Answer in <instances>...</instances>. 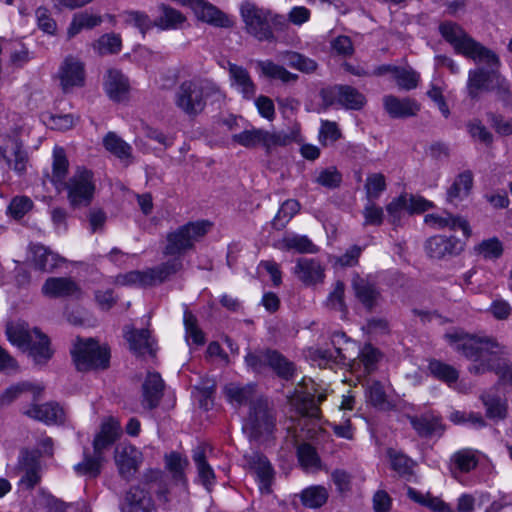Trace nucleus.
I'll return each instance as SVG.
<instances>
[{
	"instance_id": "1",
	"label": "nucleus",
	"mask_w": 512,
	"mask_h": 512,
	"mask_svg": "<svg viewBox=\"0 0 512 512\" xmlns=\"http://www.w3.org/2000/svg\"><path fill=\"white\" fill-rule=\"evenodd\" d=\"M449 345L459 354L473 361L469 372L481 375L493 368L494 355L500 350L499 343L489 337H480L455 330L445 334Z\"/></svg>"
},
{
	"instance_id": "2",
	"label": "nucleus",
	"mask_w": 512,
	"mask_h": 512,
	"mask_svg": "<svg viewBox=\"0 0 512 512\" xmlns=\"http://www.w3.org/2000/svg\"><path fill=\"white\" fill-rule=\"evenodd\" d=\"M211 98H224L220 87L210 79L193 77L178 85L174 93V104L182 113L194 118L204 111L207 100Z\"/></svg>"
},
{
	"instance_id": "3",
	"label": "nucleus",
	"mask_w": 512,
	"mask_h": 512,
	"mask_svg": "<svg viewBox=\"0 0 512 512\" xmlns=\"http://www.w3.org/2000/svg\"><path fill=\"white\" fill-rule=\"evenodd\" d=\"M6 335L11 344L28 351L37 365L46 364L53 356L48 336L37 328L31 330L24 321L9 323Z\"/></svg>"
},
{
	"instance_id": "4",
	"label": "nucleus",
	"mask_w": 512,
	"mask_h": 512,
	"mask_svg": "<svg viewBox=\"0 0 512 512\" xmlns=\"http://www.w3.org/2000/svg\"><path fill=\"white\" fill-rule=\"evenodd\" d=\"M441 36L453 46L456 53L467 58L481 57L484 60H494V51L469 36L460 25L445 21L439 25Z\"/></svg>"
},
{
	"instance_id": "5",
	"label": "nucleus",
	"mask_w": 512,
	"mask_h": 512,
	"mask_svg": "<svg viewBox=\"0 0 512 512\" xmlns=\"http://www.w3.org/2000/svg\"><path fill=\"white\" fill-rule=\"evenodd\" d=\"M210 226L208 221L188 222L169 232L166 236L163 255L182 257L185 252L194 248L195 242L208 232Z\"/></svg>"
},
{
	"instance_id": "6",
	"label": "nucleus",
	"mask_w": 512,
	"mask_h": 512,
	"mask_svg": "<svg viewBox=\"0 0 512 512\" xmlns=\"http://www.w3.org/2000/svg\"><path fill=\"white\" fill-rule=\"evenodd\" d=\"M298 133L295 131H267L264 129L252 128L232 135V141L245 147L256 148L262 146L267 152L284 147L297 140Z\"/></svg>"
},
{
	"instance_id": "7",
	"label": "nucleus",
	"mask_w": 512,
	"mask_h": 512,
	"mask_svg": "<svg viewBox=\"0 0 512 512\" xmlns=\"http://www.w3.org/2000/svg\"><path fill=\"white\" fill-rule=\"evenodd\" d=\"M245 363L248 368L256 373H262L271 368L280 378L289 380L296 370L293 362L284 355L273 349H259L248 352L245 356Z\"/></svg>"
},
{
	"instance_id": "8",
	"label": "nucleus",
	"mask_w": 512,
	"mask_h": 512,
	"mask_svg": "<svg viewBox=\"0 0 512 512\" xmlns=\"http://www.w3.org/2000/svg\"><path fill=\"white\" fill-rule=\"evenodd\" d=\"M494 58L495 59L491 61L481 59V57L471 58L475 63L486 66H478L468 72L466 89L471 99L477 100L481 92L491 91L497 79L500 77V59L495 52Z\"/></svg>"
},
{
	"instance_id": "9",
	"label": "nucleus",
	"mask_w": 512,
	"mask_h": 512,
	"mask_svg": "<svg viewBox=\"0 0 512 512\" xmlns=\"http://www.w3.org/2000/svg\"><path fill=\"white\" fill-rule=\"evenodd\" d=\"M275 415L268 401L257 399L250 402L249 414L243 424V431L250 440L268 437L275 428Z\"/></svg>"
},
{
	"instance_id": "10",
	"label": "nucleus",
	"mask_w": 512,
	"mask_h": 512,
	"mask_svg": "<svg viewBox=\"0 0 512 512\" xmlns=\"http://www.w3.org/2000/svg\"><path fill=\"white\" fill-rule=\"evenodd\" d=\"M94 173L84 166L76 167L73 175L61 187L67 191V198L73 208L88 206L94 196Z\"/></svg>"
},
{
	"instance_id": "11",
	"label": "nucleus",
	"mask_w": 512,
	"mask_h": 512,
	"mask_svg": "<svg viewBox=\"0 0 512 512\" xmlns=\"http://www.w3.org/2000/svg\"><path fill=\"white\" fill-rule=\"evenodd\" d=\"M240 13L248 34L259 41H275V35L269 25V10L246 1L241 4Z\"/></svg>"
},
{
	"instance_id": "12",
	"label": "nucleus",
	"mask_w": 512,
	"mask_h": 512,
	"mask_svg": "<svg viewBox=\"0 0 512 512\" xmlns=\"http://www.w3.org/2000/svg\"><path fill=\"white\" fill-rule=\"evenodd\" d=\"M351 288L356 300L369 312L379 306L382 292L371 276L355 273L351 279Z\"/></svg>"
},
{
	"instance_id": "13",
	"label": "nucleus",
	"mask_w": 512,
	"mask_h": 512,
	"mask_svg": "<svg viewBox=\"0 0 512 512\" xmlns=\"http://www.w3.org/2000/svg\"><path fill=\"white\" fill-rule=\"evenodd\" d=\"M320 95L326 107L338 102L347 109L359 110L365 104L364 95L349 85H335L331 88L322 89Z\"/></svg>"
},
{
	"instance_id": "14",
	"label": "nucleus",
	"mask_w": 512,
	"mask_h": 512,
	"mask_svg": "<svg viewBox=\"0 0 512 512\" xmlns=\"http://www.w3.org/2000/svg\"><path fill=\"white\" fill-rule=\"evenodd\" d=\"M114 460L120 476L130 482L143 462V454L131 444H120L115 448Z\"/></svg>"
},
{
	"instance_id": "15",
	"label": "nucleus",
	"mask_w": 512,
	"mask_h": 512,
	"mask_svg": "<svg viewBox=\"0 0 512 512\" xmlns=\"http://www.w3.org/2000/svg\"><path fill=\"white\" fill-rule=\"evenodd\" d=\"M121 512H155V506L148 489L132 485L120 502Z\"/></svg>"
},
{
	"instance_id": "16",
	"label": "nucleus",
	"mask_w": 512,
	"mask_h": 512,
	"mask_svg": "<svg viewBox=\"0 0 512 512\" xmlns=\"http://www.w3.org/2000/svg\"><path fill=\"white\" fill-rule=\"evenodd\" d=\"M57 77L64 92H69L74 87H81L85 82L84 65L77 58L68 56L61 63Z\"/></svg>"
},
{
	"instance_id": "17",
	"label": "nucleus",
	"mask_w": 512,
	"mask_h": 512,
	"mask_svg": "<svg viewBox=\"0 0 512 512\" xmlns=\"http://www.w3.org/2000/svg\"><path fill=\"white\" fill-rule=\"evenodd\" d=\"M463 248V243L453 236L437 235L430 237L425 243L426 253L433 259L456 256L463 251Z\"/></svg>"
},
{
	"instance_id": "18",
	"label": "nucleus",
	"mask_w": 512,
	"mask_h": 512,
	"mask_svg": "<svg viewBox=\"0 0 512 512\" xmlns=\"http://www.w3.org/2000/svg\"><path fill=\"white\" fill-rule=\"evenodd\" d=\"M73 362L78 371H89L96 365V341L93 338H77L71 350Z\"/></svg>"
},
{
	"instance_id": "19",
	"label": "nucleus",
	"mask_w": 512,
	"mask_h": 512,
	"mask_svg": "<svg viewBox=\"0 0 512 512\" xmlns=\"http://www.w3.org/2000/svg\"><path fill=\"white\" fill-rule=\"evenodd\" d=\"M18 469L23 473L19 485L25 489L34 488L41 480V465L38 455L28 450L22 451Z\"/></svg>"
},
{
	"instance_id": "20",
	"label": "nucleus",
	"mask_w": 512,
	"mask_h": 512,
	"mask_svg": "<svg viewBox=\"0 0 512 512\" xmlns=\"http://www.w3.org/2000/svg\"><path fill=\"white\" fill-rule=\"evenodd\" d=\"M103 88L109 99L114 102H123L128 99L129 80L120 70L111 68L104 76Z\"/></svg>"
},
{
	"instance_id": "21",
	"label": "nucleus",
	"mask_w": 512,
	"mask_h": 512,
	"mask_svg": "<svg viewBox=\"0 0 512 512\" xmlns=\"http://www.w3.org/2000/svg\"><path fill=\"white\" fill-rule=\"evenodd\" d=\"M383 105L388 115L395 119L413 117L420 111V104L409 97L398 98L394 95H386L383 98Z\"/></svg>"
},
{
	"instance_id": "22",
	"label": "nucleus",
	"mask_w": 512,
	"mask_h": 512,
	"mask_svg": "<svg viewBox=\"0 0 512 512\" xmlns=\"http://www.w3.org/2000/svg\"><path fill=\"white\" fill-rule=\"evenodd\" d=\"M23 414L29 418L44 422L45 424H61L65 420L63 408L54 402H48L42 405L33 404L23 411Z\"/></svg>"
},
{
	"instance_id": "23",
	"label": "nucleus",
	"mask_w": 512,
	"mask_h": 512,
	"mask_svg": "<svg viewBox=\"0 0 512 512\" xmlns=\"http://www.w3.org/2000/svg\"><path fill=\"white\" fill-rule=\"evenodd\" d=\"M474 183L472 171L465 170L459 173L446 192V200L448 203L458 206L471 194Z\"/></svg>"
},
{
	"instance_id": "24",
	"label": "nucleus",
	"mask_w": 512,
	"mask_h": 512,
	"mask_svg": "<svg viewBox=\"0 0 512 512\" xmlns=\"http://www.w3.org/2000/svg\"><path fill=\"white\" fill-rule=\"evenodd\" d=\"M125 338L134 354L155 356L157 349L148 329H129L125 332Z\"/></svg>"
},
{
	"instance_id": "25",
	"label": "nucleus",
	"mask_w": 512,
	"mask_h": 512,
	"mask_svg": "<svg viewBox=\"0 0 512 512\" xmlns=\"http://www.w3.org/2000/svg\"><path fill=\"white\" fill-rule=\"evenodd\" d=\"M164 382L158 373H148L142 385V405L151 410L159 405L163 396Z\"/></svg>"
},
{
	"instance_id": "26",
	"label": "nucleus",
	"mask_w": 512,
	"mask_h": 512,
	"mask_svg": "<svg viewBox=\"0 0 512 512\" xmlns=\"http://www.w3.org/2000/svg\"><path fill=\"white\" fill-rule=\"evenodd\" d=\"M424 221L427 225L435 229H461L465 237L468 238L471 235V229L467 220L460 216H453L448 212L444 214H427Z\"/></svg>"
},
{
	"instance_id": "27",
	"label": "nucleus",
	"mask_w": 512,
	"mask_h": 512,
	"mask_svg": "<svg viewBox=\"0 0 512 512\" xmlns=\"http://www.w3.org/2000/svg\"><path fill=\"white\" fill-rule=\"evenodd\" d=\"M30 253L35 269L43 272H51L63 262V258L41 244H32Z\"/></svg>"
},
{
	"instance_id": "28",
	"label": "nucleus",
	"mask_w": 512,
	"mask_h": 512,
	"mask_svg": "<svg viewBox=\"0 0 512 512\" xmlns=\"http://www.w3.org/2000/svg\"><path fill=\"white\" fill-rule=\"evenodd\" d=\"M228 72L232 81V86L236 87L244 98L251 99L255 96L256 85L246 68L229 62Z\"/></svg>"
},
{
	"instance_id": "29",
	"label": "nucleus",
	"mask_w": 512,
	"mask_h": 512,
	"mask_svg": "<svg viewBox=\"0 0 512 512\" xmlns=\"http://www.w3.org/2000/svg\"><path fill=\"white\" fill-rule=\"evenodd\" d=\"M194 15L199 21L215 27L229 28L233 24L224 12L206 0H202Z\"/></svg>"
},
{
	"instance_id": "30",
	"label": "nucleus",
	"mask_w": 512,
	"mask_h": 512,
	"mask_svg": "<svg viewBox=\"0 0 512 512\" xmlns=\"http://www.w3.org/2000/svg\"><path fill=\"white\" fill-rule=\"evenodd\" d=\"M78 291L76 282L66 277H50L42 286V293L51 298L73 296Z\"/></svg>"
},
{
	"instance_id": "31",
	"label": "nucleus",
	"mask_w": 512,
	"mask_h": 512,
	"mask_svg": "<svg viewBox=\"0 0 512 512\" xmlns=\"http://www.w3.org/2000/svg\"><path fill=\"white\" fill-rule=\"evenodd\" d=\"M247 461L260 481L261 491L269 493L274 471L268 459L264 455L254 452L248 457Z\"/></svg>"
},
{
	"instance_id": "32",
	"label": "nucleus",
	"mask_w": 512,
	"mask_h": 512,
	"mask_svg": "<svg viewBox=\"0 0 512 512\" xmlns=\"http://www.w3.org/2000/svg\"><path fill=\"white\" fill-rule=\"evenodd\" d=\"M247 461L260 481L261 491L269 493L274 471L268 459L264 455L254 452L248 457Z\"/></svg>"
},
{
	"instance_id": "33",
	"label": "nucleus",
	"mask_w": 512,
	"mask_h": 512,
	"mask_svg": "<svg viewBox=\"0 0 512 512\" xmlns=\"http://www.w3.org/2000/svg\"><path fill=\"white\" fill-rule=\"evenodd\" d=\"M247 461L260 481L261 491L269 493L274 471L268 459L264 455L254 452L248 457Z\"/></svg>"
},
{
	"instance_id": "34",
	"label": "nucleus",
	"mask_w": 512,
	"mask_h": 512,
	"mask_svg": "<svg viewBox=\"0 0 512 512\" xmlns=\"http://www.w3.org/2000/svg\"><path fill=\"white\" fill-rule=\"evenodd\" d=\"M44 387L40 384L32 383L29 381L19 382L8 387L0 395V406L10 405L14 400L19 398L21 395L29 393L32 395V400L35 401L43 392Z\"/></svg>"
},
{
	"instance_id": "35",
	"label": "nucleus",
	"mask_w": 512,
	"mask_h": 512,
	"mask_svg": "<svg viewBox=\"0 0 512 512\" xmlns=\"http://www.w3.org/2000/svg\"><path fill=\"white\" fill-rule=\"evenodd\" d=\"M298 278L305 284H315L324 278V269L315 259L300 258L294 270Z\"/></svg>"
},
{
	"instance_id": "36",
	"label": "nucleus",
	"mask_w": 512,
	"mask_h": 512,
	"mask_svg": "<svg viewBox=\"0 0 512 512\" xmlns=\"http://www.w3.org/2000/svg\"><path fill=\"white\" fill-rule=\"evenodd\" d=\"M206 450L207 446L204 444L196 446L192 450V459L196 465L200 482L209 490L215 483V474L207 462Z\"/></svg>"
},
{
	"instance_id": "37",
	"label": "nucleus",
	"mask_w": 512,
	"mask_h": 512,
	"mask_svg": "<svg viewBox=\"0 0 512 512\" xmlns=\"http://www.w3.org/2000/svg\"><path fill=\"white\" fill-rule=\"evenodd\" d=\"M183 270V259L180 256H172L171 259L149 268L152 286L169 280L173 275Z\"/></svg>"
},
{
	"instance_id": "38",
	"label": "nucleus",
	"mask_w": 512,
	"mask_h": 512,
	"mask_svg": "<svg viewBox=\"0 0 512 512\" xmlns=\"http://www.w3.org/2000/svg\"><path fill=\"white\" fill-rule=\"evenodd\" d=\"M103 145L107 151L117 157L126 166L133 161L132 147L116 133L109 132L103 139Z\"/></svg>"
},
{
	"instance_id": "39",
	"label": "nucleus",
	"mask_w": 512,
	"mask_h": 512,
	"mask_svg": "<svg viewBox=\"0 0 512 512\" xmlns=\"http://www.w3.org/2000/svg\"><path fill=\"white\" fill-rule=\"evenodd\" d=\"M256 65L260 73L268 79L291 83L296 82L299 78L297 74L289 72L285 67L271 60H258Z\"/></svg>"
},
{
	"instance_id": "40",
	"label": "nucleus",
	"mask_w": 512,
	"mask_h": 512,
	"mask_svg": "<svg viewBox=\"0 0 512 512\" xmlns=\"http://www.w3.org/2000/svg\"><path fill=\"white\" fill-rule=\"evenodd\" d=\"M487 418L497 422L504 420L508 414L507 401L496 394L484 392L480 395Z\"/></svg>"
},
{
	"instance_id": "41",
	"label": "nucleus",
	"mask_w": 512,
	"mask_h": 512,
	"mask_svg": "<svg viewBox=\"0 0 512 512\" xmlns=\"http://www.w3.org/2000/svg\"><path fill=\"white\" fill-rule=\"evenodd\" d=\"M291 404L302 416L319 418L320 409L315 401V395L307 391H295Z\"/></svg>"
},
{
	"instance_id": "42",
	"label": "nucleus",
	"mask_w": 512,
	"mask_h": 512,
	"mask_svg": "<svg viewBox=\"0 0 512 512\" xmlns=\"http://www.w3.org/2000/svg\"><path fill=\"white\" fill-rule=\"evenodd\" d=\"M68 169L69 161L66 157L65 150L62 147H55L53 150L51 182L59 191L67 182L65 179L68 174Z\"/></svg>"
},
{
	"instance_id": "43",
	"label": "nucleus",
	"mask_w": 512,
	"mask_h": 512,
	"mask_svg": "<svg viewBox=\"0 0 512 512\" xmlns=\"http://www.w3.org/2000/svg\"><path fill=\"white\" fill-rule=\"evenodd\" d=\"M122 433L120 423L113 417H108L101 423L98 432V452L113 445ZM100 457L98 456V460Z\"/></svg>"
},
{
	"instance_id": "44",
	"label": "nucleus",
	"mask_w": 512,
	"mask_h": 512,
	"mask_svg": "<svg viewBox=\"0 0 512 512\" xmlns=\"http://www.w3.org/2000/svg\"><path fill=\"white\" fill-rule=\"evenodd\" d=\"M412 427L419 436L427 437L436 433H441L443 427L438 417L432 414H423L421 416H409Z\"/></svg>"
},
{
	"instance_id": "45",
	"label": "nucleus",
	"mask_w": 512,
	"mask_h": 512,
	"mask_svg": "<svg viewBox=\"0 0 512 512\" xmlns=\"http://www.w3.org/2000/svg\"><path fill=\"white\" fill-rule=\"evenodd\" d=\"M159 9L161 13L154 24L162 30L177 29L186 21L184 14L173 7L162 4Z\"/></svg>"
},
{
	"instance_id": "46",
	"label": "nucleus",
	"mask_w": 512,
	"mask_h": 512,
	"mask_svg": "<svg viewBox=\"0 0 512 512\" xmlns=\"http://www.w3.org/2000/svg\"><path fill=\"white\" fill-rule=\"evenodd\" d=\"M409 498L414 502L427 507L433 512H454L452 507L439 497H435L430 493L423 494L413 488H408Z\"/></svg>"
},
{
	"instance_id": "47",
	"label": "nucleus",
	"mask_w": 512,
	"mask_h": 512,
	"mask_svg": "<svg viewBox=\"0 0 512 512\" xmlns=\"http://www.w3.org/2000/svg\"><path fill=\"white\" fill-rule=\"evenodd\" d=\"M281 60L286 61L288 66L297 69L302 73H313L318 65L315 60L295 51H283L279 53Z\"/></svg>"
},
{
	"instance_id": "48",
	"label": "nucleus",
	"mask_w": 512,
	"mask_h": 512,
	"mask_svg": "<svg viewBox=\"0 0 512 512\" xmlns=\"http://www.w3.org/2000/svg\"><path fill=\"white\" fill-rule=\"evenodd\" d=\"M165 464L166 468L171 473L173 480L177 483L186 485L187 480L185 470L189 465L188 459L186 457H182L177 452H172L165 456Z\"/></svg>"
},
{
	"instance_id": "49",
	"label": "nucleus",
	"mask_w": 512,
	"mask_h": 512,
	"mask_svg": "<svg viewBox=\"0 0 512 512\" xmlns=\"http://www.w3.org/2000/svg\"><path fill=\"white\" fill-rule=\"evenodd\" d=\"M300 498L305 507L316 509L327 502L328 491L323 486H310L301 492Z\"/></svg>"
},
{
	"instance_id": "50",
	"label": "nucleus",
	"mask_w": 512,
	"mask_h": 512,
	"mask_svg": "<svg viewBox=\"0 0 512 512\" xmlns=\"http://www.w3.org/2000/svg\"><path fill=\"white\" fill-rule=\"evenodd\" d=\"M430 373L438 380L447 384L455 383L459 378L458 370L440 360H431L428 365Z\"/></svg>"
},
{
	"instance_id": "51",
	"label": "nucleus",
	"mask_w": 512,
	"mask_h": 512,
	"mask_svg": "<svg viewBox=\"0 0 512 512\" xmlns=\"http://www.w3.org/2000/svg\"><path fill=\"white\" fill-rule=\"evenodd\" d=\"M9 147L14 155V159L11 160V165H8L16 173L23 174L26 172L28 155L23 148L22 142L16 137H8Z\"/></svg>"
},
{
	"instance_id": "52",
	"label": "nucleus",
	"mask_w": 512,
	"mask_h": 512,
	"mask_svg": "<svg viewBox=\"0 0 512 512\" xmlns=\"http://www.w3.org/2000/svg\"><path fill=\"white\" fill-rule=\"evenodd\" d=\"M253 392V387L250 385L240 386L235 383H230L224 387L226 398L230 403L236 405H243L253 401Z\"/></svg>"
},
{
	"instance_id": "53",
	"label": "nucleus",
	"mask_w": 512,
	"mask_h": 512,
	"mask_svg": "<svg viewBox=\"0 0 512 512\" xmlns=\"http://www.w3.org/2000/svg\"><path fill=\"white\" fill-rule=\"evenodd\" d=\"M300 204L297 200L288 199L279 208L272 220V226L276 230H282L288 222L298 213Z\"/></svg>"
},
{
	"instance_id": "54",
	"label": "nucleus",
	"mask_w": 512,
	"mask_h": 512,
	"mask_svg": "<svg viewBox=\"0 0 512 512\" xmlns=\"http://www.w3.org/2000/svg\"><path fill=\"white\" fill-rule=\"evenodd\" d=\"M282 247L287 250H295L299 253H316L318 248L312 241L303 235H287L281 240Z\"/></svg>"
},
{
	"instance_id": "55",
	"label": "nucleus",
	"mask_w": 512,
	"mask_h": 512,
	"mask_svg": "<svg viewBox=\"0 0 512 512\" xmlns=\"http://www.w3.org/2000/svg\"><path fill=\"white\" fill-rule=\"evenodd\" d=\"M122 50L120 34L110 32L98 38V55H116Z\"/></svg>"
},
{
	"instance_id": "56",
	"label": "nucleus",
	"mask_w": 512,
	"mask_h": 512,
	"mask_svg": "<svg viewBox=\"0 0 512 512\" xmlns=\"http://www.w3.org/2000/svg\"><path fill=\"white\" fill-rule=\"evenodd\" d=\"M391 468L400 476L409 477L413 473V461L404 454L390 448L387 450Z\"/></svg>"
},
{
	"instance_id": "57",
	"label": "nucleus",
	"mask_w": 512,
	"mask_h": 512,
	"mask_svg": "<svg viewBox=\"0 0 512 512\" xmlns=\"http://www.w3.org/2000/svg\"><path fill=\"white\" fill-rule=\"evenodd\" d=\"M184 325L186 331V340L189 345H203L205 337L202 330L198 327L196 317L188 310L184 312Z\"/></svg>"
},
{
	"instance_id": "58",
	"label": "nucleus",
	"mask_w": 512,
	"mask_h": 512,
	"mask_svg": "<svg viewBox=\"0 0 512 512\" xmlns=\"http://www.w3.org/2000/svg\"><path fill=\"white\" fill-rule=\"evenodd\" d=\"M345 284L342 281H337L334 285L332 292L327 297L326 306L335 311L343 314L347 313V306L344 300Z\"/></svg>"
},
{
	"instance_id": "59",
	"label": "nucleus",
	"mask_w": 512,
	"mask_h": 512,
	"mask_svg": "<svg viewBox=\"0 0 512 512\" xmlns=\"http://www.w3.org/2000/svg\"><path fill=\"white\" fill-rule=\"evenodd\" d=\"M367 200H376L386 190V179L382 173L368 175L365 183Z\"/></svg>"
},
{
	"instance_id": "60",
	"label": "nucleus",
	"mask_w": 512,
	"mask_h": 512,
	"mask_svg": "<svg viewBox=\"0 0 512 512\" xmlns=\"http://www.w3.org/2000/svg\"><path fill=\"white\" fill-rule=\"evenodd\" d=\"M297 456L300 464L306 470L319 467L320 460L315 449L307 443H303L297 448Z\"/></svg>"
},
{
	"instance_id": "61",
	"label": "nucleus",
	"mask_w": 512,
	"mask_h": 512,
	"mask_svg": "<svg viewBox=\"0 0 512 512\" xmlns=\"http://www.w3.org/2000/svg\"><path fill=\"white\" fill-rule=\"evenodd\" d=\"M364 216L363 226H380L384 220V211L374 200H367L362 211Z\"/></svg>"
},
{
	"instance_id": "62",
	"label": "nucleus",
	"mask_w": 512,
	"mask_h": 512,
	"mask_svg": "<svg viewBox=\"0 0 512 512\" xmlns=\"http://www.w3.org/2000/svg\"><path fill=\"white\" fill-rule=\"evenodd\" d=\"M475 250L484 259H498L503 253V246L498 238L493 237L483 240Z\"/></svg>"
},
{
	"instance_id": "63",
	"label": "nucleus",
	"mask_w": 512,
	"mask_h": 512,
	"mask_svg": "<svg viewBox=\"0 0 512 512\" xmlns=\"http://www.w3.org/2000/svg\"><path fill=\"white\" fill-rule=\"evenodd\" d=\"M342 137V133L336 122L323 120L319 130V141L322 145L333 144Z\"/></svg>"
},
{
	"instance_id": "64",
	"label": "nucleus",
	"mask_w": 512,
	"mask_h": 512,
	"mask_svg": "<svg viewBox=\"0 0 512 512\" xmlns=\"http://www.w3.org/2000/svg\"><path fill=\"white\" fill-rule=\"evenodd\" d=\"M393 74L397 85L405 90H412L417 87L419 75L413 71L404 68H393Z\"/></svg>"
}]
</instances>
